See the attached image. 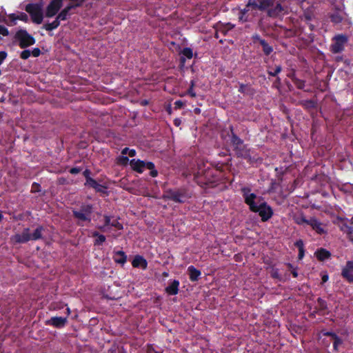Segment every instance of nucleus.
I'll return each mask as SVG.
<instances>
[{"instance_id": "obj_47", "label": "nucleus", "mask_w": 353, "mask_h": 353, "mask_svg": "<svg viewBox=\"0 0 353 353\" xmlns=\"http://www.w3.org/2000/svg\"><path fill=\"white\" fill-rule=\"evenodd\" d=\"M103 218H104V221H105V223H104V225L103 227H100V230H103V228L106 226H108V225H111V217L108 215H104L103 216Z\"/></svg>"}, {"instance_id": "obj_6", "label": "nucleus", "mask_w": 353, "mask_h": 353, "mask_svg": "<svg viewBox=\"0 0 353 353\" xmlns=\"http://www.w3.org/2000/svg\"><path fill=\"white\" fill-rule=\"evenodd\" d=\"M241 192L245 203L249 206L250 211L254 210L263 200L261 196H258L256 194L251 192V188L248 186L242 187L241 188Z\"/></svg>"}, {"instance_id": "obj_56", "label": "nucleus", "mask_w": 353, "mask_h": 353, "mask_svg": "<svg viewBox=\"0 0 353 353\" xmlns=\"http://www.w3.org/2000/svg\"><path fill=\"white\" fill-rule=\"evenodd\" d=\"M81 171V169L79 167H74L70 170V173L72 174H77Z\"/></svg>"}, {"instance_id": "obj_5", "label": "nucleus", "mask_w": 353, "mask_h": 353, "mask_svg": "<svg viewBox=\"0 0 353 353\" xmlns=\"http://www.w3.org/2000/svg\"><path fill=\"white\" fill-rule=\"evenodd\" d=\"M14 39L18 42V45L21 49H26L36 43L35 38L24 29L17 30Z\"/></svg>"}, {"instance_id": "obj_40", "label": "nucleus", "mask_w": 353, "mask_h": 353, "mask_svg": "<svg viewBox=\"0 0 353 353\" xmlns=\"http://www.w3.org/2000/svg\"><path fill=\"white\" fill-rule=\"evenodd\" d=\"M195 86V81L192 80L190 81V88L187 90V94H189L192 97H196V92L194 90V87Z\"/></svg>"}, {"instance_id": "obj_37", "label": "nucleus", "mask_w": 353, "mask_h": 353, "mask_svg": "<svg viewBox=\"0 0 353 353\" xmlns=\"http://www.w3.org/2000/svg\"><path fill=\"white\" fill-rule=\"evenodd\" d=\"M270 276L272 278L274 279H277L278 281H282V276L279 273V270L278 268H272L270 271Z\"/></svg>"}, {"instance_id": "obj_38", "label": "nucleus", "mask_w": 353, "mask_h": 353, "mask_svg": "<svg viewBox=\"0 0 353 353\" xmlns=\"http://www.w3.org/2000/svg\"><path fill=\"white\" fill-rule=\"evenodd\" d=\"M108 187L106 185L98 183V184L97 185L94 190L97 192H99L103 194H108V192L106 191Z\"/></svg>"}, {"instance_id": "obj_17", "label": "nucleus", "mask_w": 353, "mask_h": 353, "mask_svg": "<svg viewBox=\"0 0 353 353\" xmlns=\"http://www.w3.org/2000/svg\"><path fill=\"white\" fill-rule=\"evenodd\" d=\"M314 255L319 261H324L331 257V252L325 248H321L316 250Z\"/></svg>"}, {"instance_id": "obj_42", "label": "nucleus", "mask_w": 353, "mask_h": 353, "mask_svg": "<svg viewBox=\"0 0 353 353\" xmlns=\"http://www.w3.org/2000/svg\"><path fill=\"white\" fill-rule=\"evenodd\" d=\"M97 184L98 182L95 179L92 178L86 180V181L84 183V185L94 189Z\"/></svg>"}, {"instance_id": "obj_59", "label": "nucleus", "mask_w": 353, "mask_h": 353, "mask_svg": "<svg viewBox=\"0 0 353 353\" xmlns=\"http://www.w3.org/2000/svg\"><path fill=\"white\" fill-rule=\"evenodd\" d=\"M324 336H331L333 339L338 336V335L333 332H326L323 333Z\"/></svg>"}, {"instance_id": "obj_11", "label": "nucleus", "mask_w": 353, "mask_h": 353, "mask_svg": "<svg viewBox=\"0 0 353 353\" xmlns=\"http://www.w3.org/2000/svg\"><path fill=\"white\" fill-rule=\"evenodd\" d=\"M341 276L350 283H353V261H347L341 270Z\"/></svg>"}, {"instance_id": "obj_23", "label": "nucleus", "mask_w": 353, "mask_h": 353, "mask_svg": "<svg viewBox=\"0 0 353 353\" xmlns=\"http://www.w3.org/2000/svg\"><path fill=\"white\" fill-rule=\"evenodd\" d=\"M317 306L315 307V309L317 310L316 313L319 314H324L325 311L327 310V302L323 299L322 298H318L317 299Z\"/></svg>"}, {"instance_id": "obj_21", "label": "nucleus", "mask_w": 353, "mask_h": 353, "mask_svg": "<svg viewBox=\"0 0 353 353\" xmlns=\"http://www.w3.org/2000/svg\"><path fill=\"white\" fill-rule=\"evenodd\" d=\"M179 281L174 280L168 286L165 288V292L170 295H176L179 292Z\"/></svg>"}, {"instance_id": "obj_43", "label": "nucleus", "mask_w": 353, "mask_h": 353, "mask_svg": "<svg viewBox=\"0 0 353 353\" xmlns=\"http://www.w3.org/2000/svg\"><path fill=\"white\" fill-rule=\"evenodd\" d=\"M282 70L281 65H276L274 71L268 70V74L271 77H276Z\"/></svg>"}, {"instance_id": "obj_30", "label": "nucleus", "mask_w": 353, "mask_h": 353, "mask_svg": "<svg viewBox=\"0 0 353 353\" xmlns=\"http://www.w3.org/2000/svg\"><path fill=\"white\" fill-rule=\"evenodd\" d=\"M299 104L302 105L305 109L310 110L316 107V102L312 99L303 100L299 102Z\"/></svg>"}, {"instance_id": "obj_34", "label": "nucleus", "mask_w": 353, "mask_h": 353, "mask_svg": "<svg viewBox=\"0 0 353 353\" xmlns=\"http://www.w3.org/2000/svg\"><path fill=\"white\" fill-rule=\"evenodd\" d=\"M314 17L313 12L310 10L304 11L303 15L301 16V20L304 21L305 23L310 22Z\"/></svg>"}, {"instance_id": "obj_51", "label": "nucleus", "mask_w": 353, "mask_h": 353, "mask_svg": "<svg viewBox=\"0 0 353 353\" xmlns=\"http://www.w3.org/2000/svg\"><path fill=\"white\" fill-rule=\"evenodd\" d=\"M294 246L298 248L299 250L304 249V243L303 240L299 239L294 243Z\"/></svg>"}, {"instance_id": "obj_27", "label": "nucleus", "mask_w": 353, "mask_h": 353, "mask_svg": "<svg viewBox=\"0 0 353 353\" xmlns=\"http://www.w3.org/2000/svg\"><path fill=\"white\" fill-rule=\"evenodd\" d=\"M44 231V228L42 225H39L33 232L31 235L32 241H37L43 238V232Z\"/></svg>"}, {"instance_id": "obj_53", "label": "nucleus", "mask_w": 353, "mask_h": 353, "mask_svg": "<svg viewBox=\"0 0 353 353\" xmlns=\"http://www.w3.org/2000/svg\"><path fill=\"white\" fill-rule=\"evenodd\" d=\"M0 34L3 36H8L9 34L8 28L2 25H0Z\"/></svg>"}, {"instance_id": "obj_33", "label": "nucleus", "mask_w": 353, "mask_h": 353, "mask_svg": "<svg viewBox=\"0 0 353 353\" xmlns=\"http://www.w3.org/2000/svg\"><path fill=\"white\" fill-rule=\"evenodd\" d=\"M294 220L296 224L300 225H303L304 224L308 225L309 224V219H307L303 214L295 216Z\"/></svg>"}, {"instance_id": "obj_18", "label": "nucleus", "mask_w": 353, "mask_h": 353, "mask_svg": "<svg viewBox=\"0 0 353 353\" xmlns=\"http://www.w3.org/2000/svg\"><path fill=\"white\" fill-rule=\"evenodd\" d=\"M67 322L65 317L61 316H54L49 321V324L52 325L54 327L61 328L63 327Z\"/></svg>"}, {"instance_id": "obj_32", "label": "nucleus", "mask_w": 353, "mask_h": 353, "mask_svg": "<svg viewBox=\"0 0 353 353\" xmlns=\"http://www.w3.org/2000/svg\"><path fill=\"white\" fill-rule=\"evenodd\" d=\"M92 236L97 237L94 240V245H101L105 241V236L103 234H99L97 231H94L92 232Z\"/></svg>"}, {"instance_id": "obj_29", "label": "nucleus", "mask_w": 353, "mask_h": 353, "mask_svg": "<svg viewBox=\"0 0 353 353\" xmlns=\"http://www.w3.org/2000/svg\"><path fill=\"white\" fill-rule=\"evenodd\" d=\"M330 19L333 23L339 24L342 22L343 17L339 12L334 11L330 14Z\"/></svg>"}, {"instance_id": "obj_9", "label": "nucleus", "mask_w": 353, "mask_h": 353, "mask_svg": "<svg viewBox=\"0 0 353 353\" xmlns=\"http://www.w3.org/2000/svg\"><path fill=\"white\" fill-rule=\"evenodd\" d=\"M251 212L259 213L263 222L268 221L273 216L274 212L270 205L265 201H262L257 205Z\"/></svg>"}, {"instance_id": "obj_22", "label": "nucleus", "mask_w": 353, "mask_h": 353, "mask_svg": "<svg viewBox=\"0 0 353 353\" xmlns=\"http://www.w3.org/2000/svg\"><path fill=\"white\" fill-rule=\"evenodd\" d=\"M188 272L190 280L193 282L198 281L199 276L201 274V271L197 270L193 265H190L188 267Z\"/></svg>"}, {"instance_id": "obj_41", "label": "nucleus", "mask_w": 353, "mask_h": 353, "mask_svg": "<svg viewBox=\"0 0 353 353\" xmlns=\"http://www.w3.org/2000/svg\"><path fill=\"white\" fill-rule=\"evenodd\" d=\"M296 87L299 90H303L305 88V81L304 80L299 79L298 78L295 79L293 81Z\"/></svg>"}, {"instance_id": "obj_49", "label": "nucleus", "mask_w": 353, "mask_h": 353, "mask_svg": "<svg viewBox=\"0 0 353 353\" xmlns=\"http://www.w3.org/2000/svg\"><path fill=\"white\" fill-rule=\"evenodd\" d=\"M252 39L254 43H259V44L261 43L262 41L264 40V39H262L261 36L257 33H255L252 35Z\"/></svg>"}, {"instance_id": "obj_28", "label": "nucleus", "mask_w": 353, "mask_h": 353, "mask_svg": "<svg viewBox=\"0 0 353 353\" xmlns=\"http://www.w3.org/2000/svg\"><path fill=\"white\" fill-rule=\"evenodd\" d=\"M60 20L56 17L52 23H47L43 25V28L47 31H52L57 28L60 26Z\"/></svg>"}, {"instance_id": "obj_36", "label": "nucleus", "mask_w": 353, "mask_h": 353, "mask_svg": "<svg viewBox=\"0 0 353 353\" xmlns=\"http://www.w3.org/2000/svg\"><path fill=\"white\" fill-rule=\"evenodd\" d=\"M130 160L128 157L123 155H121L116 159L117 164L124 166L127 165L128 163H130Z\"/></svg>"}, {"instance_id": "obj_12", "label": "nucleus", "mask_w": 353, "mask_h": 353, "mask_svg": "<svg viewBox=\"0 0 353 353\" xmlns=\"http://www.w3.org/2000/svg\"><path fill=\"white\" fill-rule=\"evenodd\" d=\"M308 225L319 235L327 234L325 225L315 217H310Z\"/></svg>"}, {"instance_id": "obj_31", "label": "nucleus", "mask_w": 353, "mask_h": 353, "mask_svg": "<svg viewBox=\"0 0 353 353\" xmlns=\"http://www.w3.org/2000/svg\"><path fill=\"white\" fill-rule=\"evenodd\" d=\"M260 45L262 47L264 54L266 56H269L274 50L273 47L270 46L265 39L261 41Z\"/></svg>"}, {"instance_id": "obj_62", "label": "nucleus", "mask_w": 353, "mask_h": 353, "mask_svg": "<svg viewBox=\"0 0 353 353\" xmlns=\"http://www.w3.org/2000/svg\"><path fill=\"white\" fill-rule=\"evenodd\" d=\"M305 255V249L299 250L298 258L299 259H302Z\"/></svg>"}, {"instance_id": "obj_46", "label": "nucleus", "mask_w": 353, "mask_h": 353, "mask_svg": "<svg viewBox=\"0 0 353 353\" xmlns=\"http://www.w3.org/2000/svg\"><path fill=\"white\" fill-rule=\"evenodd\" d=\"M111 226L114 227L119 230H123V224L121 223L118 219L113 220L111 223Z\"/></svg>"}, {"instance_id": "obj_61", "label": "nucleus", "mask_w": 353, "mask_h": 353, "mask_svg": "<svg viewBox=\"0 0 353 353\" xmlns=\"http://www.w3.org/2000/svg\"><path fill=\"white\" fill-rule=\"evenodd\" d=\"M329 279V276L327 274H325L321 277V283L323 284L326 283Z\"/></svg>"}, {"instance_id": "obj_44", "label": "nucleus", "mask_w": 353, "mask_h": 353, "mask_svg": "<svg viewBox=\"0 0 353 353\" xmlns=\"http://www.w3.org/2000/svg\"><path fill=\"white\" fill-rule=\"evenodd\" d=\"M31 55L30 50L24 49L20 54V58L23 60L28 59Z\"/></svg>"}, {"instance_id": "obj_7", "label": "nucleus", "mask_w": 353, "mask_h": 353, "mask_svg": "<svg viewBox=\"0 0 353 353\" xmlns=\"http://www.w3.org/2000/svg\"><path fill=\"white\" fill-rule=\"evenodd\" d=\"M25 10L29 13L33 23L41 24L43 19L42 4L28 3L26 6Z\"/></svg>"}, {"instance_id": "obj_35", "label": "nucleus", "mask_w": 353, "mask_h": 353, "mask_svg": "<svg viewBox=\"0 0 353 353\" xmlns=\"http://www.w3.org/2000/svg\"><path fill=\"white\" fill-rule=\"evenodd\" d=\"M148 168L147 169L148 170H150V175L152 176V177H156L158 176V171L155 169V165L154 163L151 162V161H148Z\"/></svg>"}, {"instance_id": "obj_15", "label": "nucleus", "mask_w": 353, "mask_h": 353, "mask_svg": "<svg viewBox=\"0 0 353 353\" xmlns=\"http://www.w3.org/2000/svg\"><path fill=\"white\" fill-rule=\"evenodd\" d=\"M245 6L247 8V11H248L250 14V17L252 18H255L259 17V12H265V11L263 8H258L254 6V3L252 2V0H248L247 3L245 4Z\"/></svg>"}, {"instance_id": "obj_63", "label": "nucleus", "mask_w": 353, "mask_h": 353, "mask_svg": "<svg viewBox=\"0 0 353 353\" xmlns=\"http://www.w3.org/2000/svg\"><path fill=\"white\" fill-rule=\"evenodd\" d=\"M181 124V120L179 118H176L174 120V125L176 127H179Z\"/></svg>"}, {"instance_id": "obj_45", "label": "nucleus", "mask_w": 353, "mask_h": 353, "mask_svg": "<svg viewBox=\"0 0 353 353\" xmlns=\"http://www.w3.org/2000/svg\"><path fill=\"white\" fill-rule=\"evenodd\" d=\"M41 185L37 182H34L31 186L30 192L32 193H37L41 192Z\"/></svg>"}, {"instance_id": "obj_1", "label": "nucleus", "mask_w": 353, "mask_h": 353, "mask_svg": "<svg viewBox=\"0 0 353 353\" xmlns=\"http://www.w3.org/2000/svg\"><path fill=\"white\" fill-rule=\"evenodd\" d=\"M254 6L258 8H263L267 17L278 19L282 17L285 13L287 7L280 1L276 0H252Z\"/></svg>"}, {"instance_id": "obj_8", "label": "nucleus", "mask_w": 353, "mask_h": 353, "mask_svg": "<svg viewBox=\"0 0 353 353\" xmlns=\"http://www.w3.org/2000/svg\"><path fill=\"white\" fill-rule=\"evenodd\" d=\"M332 41L330 50L333 54H338L344 50L348 37L345 34H338L332 38Z\"/></svg>"}, {"instance_id": "obj_54", "label": "nucleus", "mask_w": 353, "mask_h": 353, "mask_svg": "<svg viewBox=\"0 0 353 353\" xmlns=\"http://www.w3.org/2000/svg\"><path fill=\"white\" fill-rule=\"evenodd\" d=\"M184 103L181 100H177L174 102L175 109H181L184 106Z\"/></svg>"}, {"instance_id": "obj_55", "label": "nucleus", "mask_w": 353, "mask_h": 353, "mask_svg": "<svg viewBox=\"0 0 353 353\" xmlns=\"http://www.w3.org/2000/svg\"><path fill=\"white\" fill-rule=\"evenodd\" d=\"M278 185H279V182H276V180H272L270 191L275 190Z\"/></svg>"}, {"instance_id": "obj_2", "label": "nucleus", "mask_w": 353, "mask_h": 353, "mask_svg": "<svg viewBox=\"0 0 353 353\" xmlns=\"http://www.w3.org/2000/svg\"><path fill=\"white\" fill-rule=\"evenodd\" d=\"M229 129L230 134H228V136L230 137V143L236 157L252 162L250 149L248 148L247 145L244 144L243 139L239 137L234 132L232 125H230Z\"/></svg>"}, {"instance_id": "obj_13", "label": "nucleus", "mask_w": 353, "mask_h": 353, "mask_svg": "<svg viewBox=\"0 0 353 353\" xmlns=\"http://www.w3.org/2000/svg\"><path fill=\"white\" fill-rule=\"evenodd\" d=\"M147 164L148 161H144L140 159H132L130 161V165L132 169L139 174L143 173L144 170L147 169Z\"/></svg>"}, {"instance_id": "obj_57", "label": "nucleus", "mask_w": 353, "mask_h": 353, "mask_svg": "<svg viewBox=\"0 0 353 353\" xmlns=\"http://www.w3.org/2000/svg\"><path fill=\"white\" fill-rule=\"evenodd\" d=\"M7 52L6 51H1L0 52V65L3 62V61L7 57Z\"/></svg>"}, {"instance_id": "obj_64", "label": "nucleus", "mask_w": 353, "mask_h": 353, "mask_svg": "<svg viewBox=\"0 0 353 353\" xmlns=\"http://www.w3.org/2000/svg\"><path fill=\"white\" fill-rule=\"evenodd\" d=\"M147 353H160V352L156 351L152 347H149L148 349Z\"/></svg>"}, {"instance_id": "obj_16", "label": "nucleus", "mask_w": 353, "mask_h": 353, "mask_svg": "<svg viewBox=\"0 0 353 353\" xmlns=\"http://www.w3.org/2000/svg\"><path fill=\"white\" fill-rule=\"evenodd\" d=\"M132 265L134 268H141L143 270H146L148 268V262L146 259L141 256V255H136L132 261Z\"/></svg>"}, {"instance_id": "obj_52", "label": "nucleus", "mask_w": 353, "mask_h": 353, "mask_svg": "<svg viewBox=\"0 0 353 353\" xmlns=\"http://www.w3.org/2000/svg\"><path fill=\"white\" fill-rule=\"evenodd\" d=\"M31 52V54L34 57H38L41 55V50L39 48H33V50Z\"/></svg>"}, {"instance_id": "obj_48", "label": "nucleus", "mask_w": 353, "mask_h": 353, "mask_svg": "<svg viewBox=\"0 0 353 353\" xmlns=\"http://www.w3.org/2000/svg\"><path fill=\"white\" fill-rule=\"evenodd\" d=\"M217 31L222 33L223 35H225L228 33V30L225 27L223 23H221L217 25Z\"/></svg>"}, {"instance_id": "obj_50", "label": "nucleus", "mask_w": 353, "mask_h": 353, "mask_svg": "<svg viewBox=\"0 0 353 353\" xmlns=\"http://www.w3.org/2000/svg\"><path fill=\"white\" fill-rule=\"evenodd\" d=\"M343 341L342 339L338 336L335 339H334L333 342V347L335 350H337L338 346L341 344H342Z\"/></svg>"}, {"instance_id": "obj_20", "label": "nucleus", "mask_w": 353, "mask_h": 353, "mask_svg": "<svg viewBox=\"0 0 353 353\" xmlns=\"http://www.w3.org/2000/svg\"><path fill=\"white\" fill-rule=\"evenodd\" d=\"M238 91L241 94L249 96H253L256 93L255 90L250 85L243 83L239 84Z\"/></svg>"}, {"instance_id": "obj_10", "label": "nucleus", "mask_w": 353, "mask_h": 353, "mask_svg": "<svg viewBox=\"0 0 353 353\" xmlns=\"http://www.w3.org/2000/svg\"><path fill=\"white\" fill-rule=\"evenodd\" d=\"M63 0H51L46 8L45 16L52 18L57 15L63 6Z\"/></svg>"}, {"instance_id": "obj_19", "label": "nucleus", "mask_w": 353, "mask_h": 353, "mask_svg": "<svg viewBox=\"0 0 353 353\" xmlns=\"http://www.w3.org/2000/svg\"><path fill=\"white\" fill-rule=\"evenodd\" d=\"M113 259L115 263L124 265L127 261V255L122 250L114 251Z\"/></svg>"}, {"instance_id": "obj_39", "label": "nucleus", "mask_w": 353, "mask_h": 353, "mask_svg": "<svg viewBox=\"0 0 353 353\" xmlns=\"http://www.w3.org/2000/svg\"><path fill=\"white\" fill-rule=\"evenodd\" d=\"M181 53L185 57L189 59H192L193 57L192 50L190 48H184Z\"/></svg>"}, {"instance_id": "obj_58", "label": "nucleus", "mask_w": 353, "mask_h": 353, "mask_svg": "<svg viewBox=\"0 0 353 353\" xmlns=\"http://www.w3.org/2000/svg\"><path fill=\"white\" fill-rule=\"evenodd\" d=\"M90 174H91V171L88 169L85 170L83 172V175L85 177V181L88 180V179H92V177L90 176Z\"/></svg>"}, {"instance_id": "obj_4", "label": "nucleus", "mask_w": 353, "mask_h": 353, "mask_svg": "<svg viewBox=\"0 0 353 353\" xmlns=\"http://www.w3.org/2000/svg\"><path fill=\"white\" fill-rule=\"evenodd\" d=\"M72 216L74 219H77V225H83L81 222L91 221V215L93 212V205L90 203H83L79 210H72Z\"/></svg>"}, {"instance_id": "obj_60", "label": "nucleus", "mask_w": 353, "mask_h": 353, "mask_svg": "<svg viewBox=\"0 0 353 353\" xmlns=\"http://www.w3.org/2000/svg\"><path fill=\"white\" fill-rule=\"evenodd\" d=\"M288 77H289L290 79H291V80L292 81V82L294 81L295 79H296L297 77H296V72H295V70H293L290 73L288 74Z\"/></svg>"}, {"instance_id": "obj_14", "label": "nucleus", "mask_w": 353, "mask_h": 353, "mask_svg": "<svg viewBox=\"0 0 353 353\" xmlns=\"http://www.w3.org/2000/svg\"><path fill=\"white\" fill-rule=\"evenodd\" d=\"M29 230V228H24L21 234H15L14 236L15 242L18 243H26L29 241H32Z\"/></svg>"}, {"instance_id": "obj_26", "label": "nucleus", "mask_w": 353, "mask_h": 353, "mask_svg": "<svg viewBox=\"0 0 353 353\" xmlns=\"http://www.w3.org/2000/svg\"><path fill=\"white\" fill-rule=\"evenodd\" d=\"M239 19L242 23L252 21V18L250 17V14L248 11H247V8L245 6L243 9L240 10L239 13Z\"/></svg>"}, {"instance_id": "obj_25", "label": "nucleus", "mask_w": 353, "mask_h": 353, "mask_svg": "<svg viewBox=\"0 0 353 353\" xmlns=\"http://www.w3.org/2000/svg\"><path fill=\"white\" fill-rule=\"evenodd\" d=\"M71 10H72L70 9V7L66 6L63 10H61V12L57 13V17L60 21H66L72 14L70 13Z\"/></svg>"}, {"instance_id": "obj_3", "label": "nucleus", "mask_w": 353, "mask_h": 353, "mask_svg": "<svg viewBox=\"0 0 353 353\" xmlns=\"http://www.w3.org/2000/svg\"><path fill=\"white\" fill-rule=\"evenodd\" d=\"M191 197L192 193L189 189L185 186L179 188L167 189L163 195V199L172 201L179 203H184Z\"/></svg>"}, {"instance_id": "obj_24", "label": "nucleus", "mask_w": 353, "mask_h": 353, "mask_svg": "<svg viewBox=\"0 0 353 353\" xmlns=\"http://www.w3.org/2000/svg\"><path fill=\"white\" fill-rule=\"evenodd\" d=\"M9 19L12 22L11 26L15 25L16 20H20L24 22H27L28 21V17L25 12H20L19 14H10L9 15Z\"/></svg>"}]
</instances>
